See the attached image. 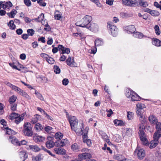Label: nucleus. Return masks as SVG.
<instances>
[{
	"label": "nucleus",
	"mask_w": 161,
	"mask_h": 161,
	"mask_svg": "<svg viewBox=\"0 0 161 161\" xmlns=\"http://www.w3.org/2000/svg\"><path fill=\"white\" fill-rule=\"evenodd\" d=\"M24 3L28 7L30 6L31 5L30 0H24Z\"/></svg>",
	"instance_id": "obj_53"
},
{
	"label": "nucleus",
	"mask_w": 161,
	"mask_h": 161,
	"mask_svg": "<svg viewBox=\"0 0 161 161\" xmlns=\"http://www.w3.org/2000/svg\"><path fill=\"white\" fill-rule=\"evenodd\" d=\"M109 28L112 35L114 36H116L118 34V29L114 25L109 24Z\"/></svg>",
	"instance_id": "obj_10"
},
{
	"label": "nucleus",
	"mask_w": 161,
	"mask_h": 161,
	"mask_svg": "<svg viewBox=\"0 0 161 161\" xmlns=\"http://www.w3.org/2000/svg\"><path fill=\"white\" fill-rule=\"evenodd\" d=\"M19 94L25 97L27 99H30L29 96L25 92H24L23 90V92H20Z\"/></svg>",
	"instance_id": "obj_41"
},
{
	"label": "nucleus",
	"mask_w": 161,
	"mask_h": 161,
	"mask_svg": "<svg viewBox=\"0 0 161 161\" xmlns=\"http://www.w3.org/2000/svg\"><path fill=\"white\" fill-rule=\"evenodd\" d=\"M32 125L29 122H26L23 125L22 132L24 135L27 136H31L33 134L32 130Z\"/></svg>",
	"instance_id": "obj_2"
},
{
	"label": "nucleus",
	"mask_w": 161,
	"mask_h": 161,
	"mask_svg": "<svg viewBox=\"0 0 161 161\" xmlns=\"http://www.w3.org/2000/svg\"><path fill=\"white\" fill-rule=\"evenodd\" d=\"M20 154V157L21 158H22V157L23 158V161H25L27 158L28 155L27 154V153L24 151H22L19 152Z\"/></svg>",
	"instance_id": "obj_21"
},
{
	"label": "nucleus",
	"mask_w": 161,
	"mask_h": 161,
	"mask_svg": "<svg viewBox=\"0 0 161 161\" xmlns=\"http://www.w3.org/2000/svg\"><path fill=\"white\" fill-rule=\"evenodd\" d=\"M135 155H136L140 160L142 159L145 156V152L142 148L137 147L134 152Z\"/></svg>",
	"instance_id": "obj_4"
},
{
	"label": "nucleus",
	"mask_w": 161,
	"mask_h": 161,
	"mask_svg": "<svg viewBox=\"0 0 161 161\" xmlns=\"http://www.w3.org/2000/svg\"><path fill=\"white\" fill-rule=\"evenodd\" d=\"M66 151L64 149L59 148L56 152V153L58 154L64 155L66 154Z\"/></svg>",
	"instance_id": "obj_26"
},
{
	"label": "nucleus",
	"mask_w": 161,
	"mask_h": 161,
	"mask_svg": "<svg viewBox=\"0 0 161 161\" xmlns=\"http://www.w3.org/2000/svg\"><path fill=\"white\" fill-rule=\"evenodd\" d=\"M140 120L141 121L142 123V124H145L146 123L147 121L146 119L145 118V116L143 115V118H140Z\"/></svg>",
	"instance_id": "obj_61"
},
{
	"label": "nucleus",
	"mask_w": 161,
	"mask_h": 161,
	"mask_svg": "<svg viewBox=\"0 0 161 161\" xmlns=\"http://www.w3.org/2000/svg\"><path fill=\"white\" fill-rule=\"evenodd\" d=\"M120 15L121 17L123 18H127L129 16V14H128L124 12L120 13Z\"/></svg>",
	"instance_id": "obj_51"
},
{
	"label": "nucleus",
	"mask_w": 161,
	"mask_h": 161,
	"mask_svg": "<svg viewBox=\"0 0 161 161\" xmlns=\"http://www.w3.org/2000/svg\"><path fill=\"white\" fill-rule=\"evenodd\" d=\"M101 44V40L100 39H97L95 41V46H99Z\"/></svg>",
	"instance_id": "obj_49"
},
{
	"label": "nucleus",
	"mask_w": 161,
	"mask_h": 161,
	"mask_svg": "<svg viewBox=\"0 0 161 161\" xmlns=\"http://www.w3.org/2000/svg\"><path fill=\"white\" fill-rule=\"evenodd\" d=\"M11 105V109L13 111H15L16 110L17 104L16 103H13L10 104Z\"/></svg>",
	"instance_id": "obj_44"
},
{
	"label": "nucleus",
	"mask_w": 161,
	"mask_h": 161,
	"mask_svg": "<svg viewBox=\"0 0 161 161\" xmlns=\"http://www.w3.org/2000/svg\"><path fill=\"white\" fill-rule=\"evenodd\" d=\"M12 89L19 94L21 92H23V90L15 85H14Z\"/></svg>",
	"instance_id": "obj_33"
},
{
	"label": "nucleus",
	"mask_w": 161,
	"mask_h": 161,
	"mask_svg": "<svg viewBox=\"0 0 161 161\" xmlns=\"http://www.w3.org/2000/svg\"><path fill=\"white\" fill-rule=\"evenodd\" d=\"M136 113L138 116H139L140 118H143V115L141 113V110L138 109L136 111Z\"/></svg>",
	"instance_id": "obj_47"
},
{
	"label": "nucleus",
	"mask_w": 161,
	"mask_h": 161,
	"mask_svg": "<svg viewBox=\"0 0 161 161\" xmlns=\"http://www.w3.org/2000/svg\"><path fill=\"white\" fill-rule=\"evenodd\" d=\"M154 30L155 33L157 35H159L160 34V31L158 26L157 25L154 26Z\"/></svg>",
	"instance_id": "obj_36"
},
{
	"label": "nucleus",
	"mask_w": 161,
	"mask_h": 161,
	"mask_svg": "<svg viewBox=\"0 0 161 161\" xmlns=\"http://www.w3.org/2000/svg\"><path fill=\"white\" fill-rule=\"evenodd\" d=\"M127 31L129 33H133L136 31V29L133 25H130L127 28Z\"/></svg>",
	"instance_id": "obj_19"
},
{
	"label": "nucleus",
	"mask_w": 161,
	"mask_h": 161,
	"mask_svg": "<svg viewBox=\"0 0 161 161\" xmlns=\"http://www.w3.org/2000/svg\"><path fill=\"white\" fill-rule=\"evenodd\" d=\"M44 18V14L41 13L37 18L33 19L32 20H34L38 22H40L43 20Z\"/></svg>",
	"instance_id": "obj_24"
},
{
	"label": "nucleus",
	"mask_w": 161,
	"mask_h": 161,
	"mask_svg": "<svg viewBox=\"0 0 161 161\" xmlns=\"http://www.w3.org/2000/svg\"><path fill=\"white\" fill-rule=\"evenodd\" d=\"M132 112H127V118L129 120H131L132 119Z\"/></svg>",
	"instance_id": "obj_59"
},
{
	"label": "nucleus",
	"mask_w": 161,
	"mask_h": 161,
	"mask_svg": "<svg viewBox=\"0 0 161 161\" xmlns=\"http://www.w3.org/2000/svg\"><path fill=\"white\" fill-rule=\"evenodd\" d=\"M17 98L14 95L12 96L9 99V103L10 104H12L14 103L15 102Z\"/></svg>",
	"instance_id": "obj_32"
},
{
	"label": "nucleus",
	"mask_w": 161,
	"mask_h": 161,
	"mask_svg": "<svg viewBox=\"0 0 161 161\" xmlns=\"http://www.w3.org/2000/svg\"><path fill=\"white\" fill-rule=\"evenodd\" d=\"M149 122L152 124H155L158 122V119L154 115H150L148 118Z\"/></svg>",
	"instance_id": "obj_14"
},
{
	"label": "nucleus",
	"mask_w": 161,
	"mask_h": 161,
	"mask_svg": "<svg viewBox=\"0 0 161 161\" xmlns=\"http://www.w3.org/2000/svg\"><path fill=\"white\" fill-rule=\"evenodd\" d=\"M43 157L42 154L40 153L35 156H33L32 161H41L43 160Z\"/></svg>",
	"instance_id": "obj_13"
},
{
	"label": "nucleus",
	"mask_w": 161,
	"mask_h": 161,
	"mask_svg": "<svg viewBox=\"0 0 161 161\" xmlns=\"http://www.w3.org/2000/svg\"><path fill=\"white\" fill-rule=\"evenodd\" d=\"M139 0H127L124 4L131 6H136Z\"/></svg>",
	"instance_id": "obj_12"
},
{
	"label": "nucleus",
	"mask_w": 161,
	"mask_h": 161,
	"mask_svg": "<svg viewBox=\"0 0 161 161\" xmlns=\"http://www.w3.org/2000/svg\"><path fill=\"white\" fill-rule=\"evenodd\" d=\"M71 149L75 152L79 151L77 144L75 143L71 146Z\"/></svg>",
	"instance_id": "obj_39"
},
{
	"label": "nucleus",
	"mask_w": 161,
	"mask_h": 161,
	"mask_svg": "<svg viewBox=\"0 0 161 161\" xmlns=\"http://www.w3.org/2000/svg\"><path fill=\"white\" fill-rule=\"evenodd\" d=\"M97 49L96 47H94L92 48L91 50V51L90 52V53L91 54H95L97 52Z\"/></svg>",
	"instance_id": "obj_60"
},
{
	"label": "nucleus",
	"mask_w": 161,
	"mask_h": 161,
	"mask_svg": "<svg viewBox=\"0 0 161 161\" xmlns=\"http://www.w3.org/2000/svg\"><path fill=\"white\" fill-rule=\"evenodd\" d=\"M133 36L138 38H142L144 36L142 33L139 32H136L133 35Z\"/></svg>",
	"instance_id": "obj_29"
},
{
	"label": "nucleus",
	"mask_w": 161,
	"mask_h": 161,
	"mask_svg": "<svg viewBox=\"0 0 161 161\" xmlns=\"http://www.w3.org/2000/svg\"><path fill=\"white\" fill-rule=\"evenodd\" d=\"M154 140L151 141L150 142L149 147L151 149L155 148L158 144V140L160 137L155 136L153 135Z\"/></svg>",
	"instance_id": "obj_6"
},
{
	"label": "nucleus",
	"mask_w": 161,
	"mask_h": 161,
	"mask_svg": "<svg viewBox=\"0 0 161 161\" xmlns=\"http://www.w3.org/2000/svg\"><path fill=\"white\" fill-rule=\"evenodd\" d=\"M134 92L133 91H131L129 90L128 91H127L126 93H125V95L127 97H131V96L133 94Z\"/></svg>",
	"instance_id": "obj_37"
},
{
	"label": "nucleus",
	"mask_w": 161,
	"mask_h": 161,
	"mask_svg": "<svg viewBox=\"0 0 161 161\" xmlns=\"http://www.w3.org/2000/svg\"><path fill=\"white\" fill-rule=\"evenodd\" d=\"M114 123L116 126H123L124 124L123 121L122 120H119L117 119L114 120Z\"/></svg>",
	"instance_id": "obj_22"
},
{
	"label": "nucleus",
	"mask_w": 161,
	"mask_h": 161,
	"mask_svg": "<svg viewBox=\"0 0 161 161\" xmlns=\"http://www.w3.org/2000/svg\"><path fill=\"white\" fill-rule=\"evenodd\" d=\"M86 28L92 31H98V26L97 24L92 22L90 23Z\"/></svg>",
	"instance_id": "obj_8"
},
{
	"label": "nucleus",
	"mask_w": 161,
	"mask_h": 161,
	"mask_svg": "<svg viewBox=\"0 0 161 161\" xmlns=\"http://www.w3.org/2000/svg\"><path fill=\"white\" fill-rule=\"evenodd\" d=\"M7 14L9 17L11 18H14L15 15L13 11H12V10L10 13H8Z\"/></svg>",
	"instance_id": "obj_46"
},
{
	"label": "nucleus",
	"mask_w": 161,
	"mask_h": 161,
	"mask_svg": "<svg viewBox=\"0 0 161 161\" xmlns=\"http://www.w3.org/2000/svg\"><path fill=\"white\" fill-rule=\"evenodd\" d=\"M4 129L6 130V134L10 135L11 131H10V130H11V129L9 128V127H4Z\"/></svg>",
	"instance_id": "obj_55"
},
{
	"label": "nucleus",
	"mask_w": 161,
	"mask_h": 161,
	"mask_svg": "<svg viewBox=\"0 0 161 161\" xmlns=\"http://www.w3.org/2000/svg\"><path fill=\"white\" fill-rule=\"evenodd\" d=\"M43 0H38L37 1V3L41 6L45 7L46 5V3L45 2H42Z\"/></svg>",
	"instance_id": "obj_50"
},
{
	"label": "nucleus",
	"mask_w": 161,
	"mask_h": 161,
	"mask_svg": "<svg viewBox=\"0 0 161 161\" xmlns=\"http://www.w3.org/2000/svg\"><path fill=\"white\" fill-rule=\"evenodd\" d=\"M126 133L127 136H130L132 134V130L131 129H129L126 131Z\"/></svg>",
	"instance_id": "obj_57"
},
{
	"label": "nucleus",
	"mask_w": 161,
	"mask_h": 161,
	"mask_svg": "<svg viewBox=\"0 0 161 161\" xmlns=\"http://www.w3.org/2000/svg\"><path fill=\"white\" fill-rule=\"evenodd\" d=\"M7 25L10 30H14L16 28V25L14 24V22L13 20H10L8 23Z\"/></svg>",
	"instance_id": "obj_20"
},
{
	"label": "nucleus",
	"mask_w": 161,
	"mask_h": 161,
	"mask_svg": "<svg viewBox=\"0 0 161 161\" xmlns=\"http://www.w3.org/2000/svg\"><path fill=\"white\" fill-rule=\"evenodd\" d=\"M20 116V115L19 114L14 112H13L10 114V119H15L18 117H19V116Z\"/></svg>",
	"instance_id": "obj_30"
},
{
	"label": "nucleus",
	"mask_w": 161,
	"mask_h": 161,
	"mask_svg": "<svg viewBox=\"0 0 161 161\" xmlns=\"http://www.w3.org/2000/svg\"><path fill=\"white\" fill-rule=\"evenodd\" d=\"M9 139H10L11 142L12 144L14 145H18L19 141L15 136H10Z\"/></svg>",
	"instance_id": "obj_18"
},
{
	"label": "nucleus",
	"mask_w": 161,
	"mask_h": 161,
	"mask_svg": "<svg viewBox=\"0 0 161 161\" xmlns=\"http://www.w3.org/2000/svg\"><path fill=\"white\" fill-rule=\"evenodd\" d=\"M78 158L81 160L89 159L92 157L91 155L88 153L80 154L78 156Z\"/></svg>",
	"instance_id": "obj_11"
},
{
	"label": "nucleus",
	"mask_w": 161,
	"mask_h": 161,
	"mask_svg": "<svg viewBox=\"0 0 161 161\" xmlns=\"http://www.w3.org/2000/svg\"><path fill=\"white\" fill-rule=\"evenodd\" d=\"M76 64L74 61V58H73L71 62L69 64L68 66L71 67H75L76 66Z\"/></svg>",
	"instance_id": "obj_43"
},
{
	"label": "nucleus",
	"mask_w": 161,
	"mask_h": 161,
	"mask_svg": "<svg viewBox=\"0 0 161 161\" xmlns=\"http://www.w3.org/2000/svg\"><path fill=\"white\" fill-rule=\"evenodd\" d=\"M62 82L63 85L64 86H66L68 84L69 81L68 79L65 78L63 79Z\"/></svg>",
	"instance_id": "obj_52"
},
{
	"label": "nucleus",
	"mask_w": 161,
	"mask_h": 161,
	"mask_svg": "<svg viewBox=\"0 0 161 161\" xmlns=\"http://www.w3.org/2000/svg\"><path fill=\"white\" fill-rule=\"evenodd\" d=\"M101 137L105 141H106L108 140V139H109L108 136L104 132H102L101 133Z\"/></svg>",
	"instance_id": "obj_42"
},
{
	"label": "nucleus",
	"mask_w": 161,
	"mask_h": 161,
	"mask_svg": "<svg viewBox=\"0 0 161 161\" xmlns=\"http://www.w3.org/2000/svg\"><path fill=\"white\" fill-rule=\"evenodd\" d=\"M46 60L49 64H53L54 63V59L49 56L46 59Z\"/></svg>",
	"instance_id": "obj_40"
},
{
	"label": "nucleus",
	"mask_w": 161,
	"mask_h": 161,
	"mask_svg": "<svg viewBox=\"0 0 161 161\" xmlns=\"http://www.w3.org/2000/svg\"><path fill=\"white\" fill-rule=\"evenodd\" d=\"M106 111L107 112L109 113L107 114V116L108 117H110L111 115L113 113V111L111 109H109V110L107 109Z\"/></svg>",
	"instance_id": "obj_62"
},
{
	"label": "nucleus",
	"mask_w": 161,
	"mask_h": 161,
	"mask_svg": "<svg viewBox=\"0 0 161 161\" xmlns=\"http://www.w3.org/2000/svg\"><path fill=\"white\" fill-rule=\"evenodd\" d=\"M92 17L91 16L86 15L83 18L80 22H77L76 25L78 26L87 28L89 24L92 20Z\"/></svg>",
	"instance_id": "obj_1"
},
{
	"label": "nucleus",
	"mask_w": 161,
	"mask_h": 161,
	"mask_svg": "<svg viewBox=\"0 0 161 161\" xmlns=\"http://www.w3.org/2000/svg\"><path fill=\"white\" fill-rule=\"evenodd\" d=\"M27 142L25 141V140H23L20 142L19 141V143H18V146H20L21 145H26Z\"/></svg>",
	"instance_id": "obj_56"
},
{
	"label": "nucleus",
	"mask_w": 161,
	"mask_h": 161,
	"mask_svg": "<svg viewBox=\"0 0 161 161\" xmlns=\"http://www.w3.org/2000/svg\"><path fill=\"white\" fill-rule=\"evenodd\" d=\"M136 107H137L138 109L142 110L145 108V105L144 104L141 103H138L136 104Z\"/></svg>",
	"instance_id": "obj_45"
},
{
	"label": "nucleus",
	"mask_w": 161,
	"mask_h": 161,
	"mask_svg": "<svg viewBox=\"0 0 161 161\" xmlns=\"http://www.w3.org/2000/svg\"><path fill=\"white\" fill-rule=\"evenodd\" d=\"M6 4V5L7 6L8 8H9L13 6L12 3L10 1H8L5 2V3Z\"/></svg>",
	"instance_id": "obj_63"
},
{
	"label": "nucleus",
	"mask_w": 161,
	"mask_h": 161,
	"mask_svg": "<svg viewBox=\"0 0 161 161\" xmlns=\"http://www.w3.org/2000/svg\"><path fill=\"white\" fill-rule=\"evenodd\" d=\"M26 148L28 150H31L35 152H39L41 150V149L36 145H27Z\"/></svg>",
	"instance_id": "obj_9"
},
{
	"label": "nucleus",
	"mask_w": 161,
	"mask_h": 161,
	"mask_svg": "<svg viewBox=\"0 0 161 161\" xmlns=\"http://www.w3.org/2000/svg\"><path fill=\"white\" fill-rule=\"evenodd\" d=\"M27 32L28 33L27 35H28V36H32L34 34L35 31L32 29H28L27 30Z\"/></svg>",
	"instance_id": "obj_35"
},
{
	"label": "nucleus",
	"mask_w": 161,
	"mask_h": 161,
	"mask_svg": "<svg viewBox=\"0 0 161 161\" xmlns=\"http://www.w3.org/2000/svg\"><path fill=\"white\" fill-rule=\"evenodd\" d=\"M23 117L19 116V117H18L15 119L14 122L17 124H19L21 121L23 120Z\"/></svg>",
	"instance_id": "obj_38"
},
{
	"label": "nucleus",
	"mask_w": 161,
	"mask_h": 161,
	"mask_svg": "<svg viewBox=\"0 0 161 161\" xmlns=\"http://www.w3.org/2000/svg\"><path fill=\"white\" fill-rule=\"evenodd\" d=\"M139 4L140 6H142L143 7H146L148 6V4L146 2H144L142 0H141L139 2Z\"/></svg>",
	"instance_id": "obj_48"
},
{
	"label": "nucleus",
	"mask_w": 161,
	"mask_h": 161,
	"mask_svg": "<svg viewBox=\"0 0 161 161\" xmlns=\"http://www.w3.org/2000/svg\"><path fill=\"white\" fill-rule=\"evenodd\" d=\"M53 69L55 73L56 74H59L61 72V70L59 66L57 65L53 66Z\"/></svg>",
	"instance_id": "obj_31"
},
{
	"label": "nucleus",
	"mask_w": 161,
	"mask_h": 161,
	"mask_svg": "<svg viewBox=\"0 0 161 161\" xmlns=\"http://www.w3.org/2000/svg\"><path fill=\"white\" fill-rule=\"evenodd\" d=\"M58 48H59V51H61L60 53L62 54L65 53L68 54L70 52V48L65 47L62 45H59Z\"/></svg>",
	"instance_id": "obj_7"
},
{
	"label": "nucleus",
	"mask_w": 161,
	"mask_h": 161,
	"mask_svg": "<svg viewBox=\"0 0 161 161\" xmlns=\"http://www.w3.org/2000/svg\"><path fill=\"white\" fill-rule=\"evenodd\" d=\"M155 124H156L155 127L157 131L154 133L153 135L155 136H157L160 137H161V123L157 122Z\"/></svg>",
	"instance_id": "obj_5"
},
{
	"label": "nucleus",
	"mask_w": 161,
	"mask_h": 161,
	"mask_svg": "<svg viewBox=\"0 0 161 161\" xmlns=\"http://www.w3.org/2000/svg\"><path fill=\"white\" fill-rule=\"evenodd\" d=\"M46 147L49 148H51L54 147V142L52 141H47L46 142Z\"/></svg>",
	"instance_id": "obj_23"
},
{
	"label": "nucleus",
	"mask_w": 161,
	"mask_h": 161,
	"mask_svg": "<svg viewBox=\"0 0 161 161\" xmlns=\"http://www.w3.org/2000/svg\"><path fill=\"white\" fill-rule=\"evenodd\" d=\"M34 128L36 130L39 131L43 129L42 125L38 123L36 124Z\"/></svg>",
	"instance_id": "obj_28"
},
{
	"label": "nucleus",
	"mask_w": 161,
	"mask_h": 161,
	"mask_svg": "<svg viewBox=\"0 0 161 161\" xmlns=\"http://www.w3.org/2000/svg\"><path fill=\"white\" fill-rule=\"evenodd\" d=\"M69 124H70L72 130L74 131L75 132H76V129L75 127V126H76L78 125V120H76L72 121L71 122H70Z\"/></svg>",
	"instance_id": "obj_17"
},
{
	"label": "nucleus",
	"mask_w": 161,
	"mask_h": 161,
	"mask_svg": "<svg viewBox=\"0 0 161 161\" xmlns=\"http://www.w3.org/2000/svg\"><path fill=\"white\" fill-rule=\"evenodd\" d=\"M150 14L153 16H157L159 15V13L157 11L151 10Z\"/></svg>",
	"instance_id": "obj_34"
},
{
	"label": "nucleus",
	"mask_w": 161,
	"mask_h": 161,
	"mask_svg": "<svg viewBox=\"0 0 161 161\" xmlns=\"http://www.w3.org/2000/svg\"><path fill=\"white\" fill-rule=\"evenodd\" d=\"M23 30L21 28H19L16 30V34L18 35H20L23 33Z\"/></svg>",
	"instance_id": "obj_58"
},
{
	"label": "nucleus",
	"mask_w": 161,
	"mask_h": 161,
	"mask_svg": "<svg viewBox=\"0 0 161 161\" xmlns=\"http://www.w3.org/2000/svg\"><path fill=\"white\" fill-rule=\"evenodd\" d=\"M131 100L132 101H140L142 98L138 95L136 92H134L131 96Z\"/></svg>",
	"instance_id": "obj_15"
},
{
	"label": "nucleus",
	"mask_w": 161,
	"mask_h": 161,
	"mask_svg": "<svg viewBox=\"0 0 161 161\" xmlns=\"http://www.w3.org/2000/svg\"><path fill=\"white\" fill-rule=\"evenodd\" d=\"M144 129L145 127L143 125L139 127V137L141 141L143 142L146 146H147L148 145V142L146 137V135L144 131Z\"/></svg>",
	"instance_id": "obj_3"
},
{
	"label": "nucleus",
	"mask_w": 161,
	"mask_h": 161,
	"mask_svg": "<svg viewBox=\"0 0 161 161\" xmlns=\"http://www.w3.org/2000/svg\"><path fill=\"white\" fill-rule=\"evenodd\" d=\"M114 158L116 160H119V161H124V159L122 155L119 154H116L114 156Z\"/></svg>",
	"instance_id": "obj_27"
},
{
	"label": "nucleus",
	"mask_w": 161,
	"mask_h": 161,
	"mask_svg": "<svg viewBox=\"0 0 161 161\" xmlns=\"http://www.w3.org/2000/svg\"><path fill=\"white\" fill-rule=\"evenodd\" d=\"M87 134V132L85 133L84 132V134L82 136L83 140L84 142H85L86 140L88 139H87L88 136Z\"/></svg>",
	"instance_id": "obj_54"
},
{
	"label": "nucleus",
	"mask_w": 161,
	"mask_h": 161,
	"mask_svg": "<svg viewBox=\"0 0 161 161\" xmlns=\"http://www.w3.org/2000/svg\"><path fill=\"white\" fill-rule=\"evenodd\" d=\"M63 135L62 133L60 132H58L55 134L54 137L56 139L60 140L63 138Z\"/></svg>",
	"instance_id": "obj_25"
},
{
	"label": "nucleus",
	"mask_w": 161,
	"mask_h": 161,
	"mask_svg": "<svg viewBox=\"0 0 161 161\" xmlns=\"http://www.w3.org/2000/svg\"><path fill=\"white\" fill-rule=\"evenodd\" d=\"M154 5L157 8H159L161 10V5L159 4L158 2H154Z\"/></svg>",
	"instance_id": "obj_64"
},
{
	"label": "nucleus",
	"mask_w": 161,
	"mask_h": 161,
	"mask_svg": "<svg viewBox=\"0 0 161 161\" xmlns=\"http://www.w3.org/2000/svg\"><path fill=\"white\" fill-rule=\"evenodd\" d=\"M152 43L157 47L161 46V41L156 38H153V39Z\"/></svg>",
	"instance_id": "obj_16"
}]
</instances>
